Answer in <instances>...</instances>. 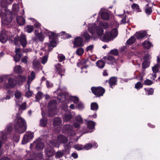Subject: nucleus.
Returning a JSON list of instances; mask_svg holds the SVG:
<instances>
[{
	"label": "nucleus",
	"instance_id": "nucleus-36",
	"mask_svg": "<svg viewBox=\"0 0 160 160\" xmlns=\"http://www.w3.org/2000/svg\"><path fill=\"white\" fill-rule=\"evenodd\" d=\"M145 12L147 15H150L152 12L151 7H148V4H147L145 7Z\"/></svg>",
	"mask_w": 160,
	"mask_h": 160
},
{
	"label": "nucleus",
	"instance_id": "nucleus-17",
	"mask_svg": "<svg viewBox=\"0 0 160 160\" xmlns=\"http://www.w3.org/2000/svg\"><path fill=\"white\" fill-rule=\"evenodd\" d=\"M15 96L16 98L15 101L16 104H20V102H22V97L21 92L18 91H16L15 93Z\"/></svg>",
	"mask_w": 160,
	"mask_h": 160
},
{
	"label": "nucleus",
	"instance_id": "nucleus-1",
	"mask_svg": "<svg viewBox=\"0 0 160 160\" xmlns=\"http://www.w3.org/2000/svg\"><path fill=\"white\" fill-rule=\"evenodd\" d=\"M108 27V25L107 23L101 22L99 26L97 27H96V24L94 23L89 24L88 29L93 36H94L96 33L101 38L103 33V29H105Z\"/></svg>",
	"mask_w": 160,
	"mask_h": 160
},
{
	"label": "nucleus",
	"instance_id": "nucleus-30",
	"mask_svg": "<svg viewBox=\"0 0 160 160\" xmlns=\"http://www.w3.org/2000/svg\"><path fill=\"white\" fill-rule=\"evenodd\" d=\"M95 123L92 121H89L87 122L88 128L90 130L94 129Z\"/></svg>",
	"mask_w": 160,
	"mask_h": 160
},
{
	"label": "nucleus",
	"instance_id": "nucleus-11",
	"mask_svg": "<svg viewBox=\"0 0 160 160\" xmlns=\"http://www.w3.org/2000/svg\"><path fill=\"white\" fill-rule=\"evenodd\" d=\"M5 14L6 15V18L4 20H3V23L6 25L9 24L11 22L12 19L11 17L12 13L9 10L6 9L5 12Z\"/></svg>",
	"mask_w": 160,
	"mask_h": 160
},
{
	"label": "nucleus",
	"instance_id": "nucleus-23",
	"mask_svg": "<svg viewBox=\"0 0 160 160\" xmlns=\"http://www.w3.org/2000/svg\"><path fill=\"white\" fill-rule=\"evenodd\" d=\"M146 34L145 31H140L136 32L134 36H135L138 39H139L144 38Z\"/></svg>",
	"mask_w": 160,
	"mask_h": 160
},
{
	"label": "nucleus",
	"instance_id": "nucleus-38",
	"mask_svg": "<svg viewBox=\"0 0 160 160\" xmlns=\"http://www.w3.org/2000/svg\"><path fill=\"white\" fill-rule=\"evenodd\" d=\"M81 36L82 38H84L85 41H88L90 39V36L87 32H84Z\"/></svg>",
	"mask_w": 160,
	"mask_h": 160
},
{
	"label": "nucleus",
	"instance_id": "nucleus-61",
	"mask_svg": "<svg viewBox=\"0 0 160 160\" xmlns=\"http://www.w3.org/2000/svg\"><path fill=\"white\" fill-rule=\"evenodd\" d=\"M12 127L11 125H8L6 128L7 134H8L12 131Z\"/></svg>",
	"mask_w": 160,
	"mask_h": 160
},
{
	"label": "nucleus",
	"instance_id": "nucleus-9",
	"mask_svg": "<svg viewBox=\"0 0 160 160\" xmlns=\"http://www.w3.org/2000/svg\"><path fill=\"white\" fill-rule=\"evenodd\" d=\"M34 137V133L31 132H27L24 135L22 141V144H24L30 142Z\"/></svg>",
	"mask_w": 160,
	"mask_h": 160
},
{
	"label": "nucleus",
	"instance_id": "nucleus-58",
	"mask_svg": "<svg viewBox=\"0 0 160 160\" xmlns=\"http://www.w3.org/2000/svg\"><path fill=\"white\" fill-rule=\"evenodd\" d=\"M153 83L152 81L151 80L147 79L145 80L144 82V84L145 85H150Z\"/></svg>",
	"mask_w": 160,
	"mask_h": 160
},
{
	"label": "nucleus",
	"instance_id": "nucleus-7",
	"mask_svg": "<svg viewBox=\"0 0 160 160\" xmlns=\"http://www.w3.org/2000/svg\"><path fill=\"white\" fill-rule=\"evenodd\" d=\"M71 142H69L67 144H65L64 147L65 149V151H58L55 154V157L57 158H60L62 157L65 153H67L69 152V148L71 146Z\"/></svg>",
	"mask_w": 160,
	"mask_h": 160
},
{
	"label": "nucleus",
	"instance_id": "nucleus-34",
	"mask_svg": "<svg viewBox=\"0 0 160 160\" xmlns=\"http://www.w3.org/2000/svg\"><path fill=\"white\" fill-rule=\"evenodd\" d=\"M143 47L147 49H148L151 47H152V44L148 41H145L143 43Z\"/></svg>",
	"mask_w": 160,
	"mask_h": 160
},
{
	"label": "nucleus",
	"instance_id": "nucleus-35",
	"mask_svg": "<svg viewBox=\"0 0 160 160\" xmlns=\"http://www.w3.org/2000/svg\"><path fill=\"white\" fill-rule=\"evenodd\" d=\"M105 62L102 60H99L96 62L97 66L100 68H103L105 65Z\"/></svg>",
	"mask_w": 160,
	"mask_h": 160
},
{
	"label": "nucleus",
	"instance_id": "nucleus-41",
	"mask_svg": "<svg viewBox=\"0 0 160 160\" xmlns=\"http://www.w3.org/2000/svg\"><path fill=\"white\" fill-rule=\"evenodd\" d=\"M144 89L146 92V94L147 95H152L154 92L153 89L152 88H145Z\"/></svg>",
	"mask_w": 160,
	"mask_h": 160
},
{
	"label": "nucleus",
	"instance_id": "nucleus-24",
	"mask_svg": "<svg viewBox=\"0 0 160 160\" xmlns=\"http://www.w3.org/2000/svg\"><path fill=\"white\" fill-rule=\"evenodd\" d=\"M22 102H20V104L17 105L16 107H18V109L19 112H20L21 111L25 110L26 108V102H24L23 103H21Z\"/></svg>",
	"mask_w": 160,
	"mask_h": 160
},
{
	"label": "nucleus",
	"instance_id": "nucleus-15",
	"mask_svg": "<svg viewBox=\"0 0 160 160\" xmlns=\"http://www.w3.org/2000/svg\"><path fill=\"white\" fill-rule=\"evenodd\" d=\"M16 55L13 57L14 60L16 62H19L22 55V51L19 48H16L15 49Z\"/></svg>",
	"mask_w": 160,
	"mask_h": 160
},
{
	"label": "nucleus",
	"instance_id": "nucleus-18",
	"mask_svg": "<svg viewBox=\"0 0 160 160\" xmlns=\"http://www.w3.org/2000/svg\"><path fill=\"white\" fill-rule=\"evenodd\" d=\"M83 41L82 39L80 37H78L74 38L73 42L74 47H79L83 46Z\"/></svg>",
	"mask_w": 160,
	"mask_h": 160
},
{
	"label": "nucleus",
	"instance_id": "nucleus-60",
	"mask_svg": "<svg viewBox=\"0 0 160 160\" xmlns=\"http://www.w3.org/2000/svg\"><path fill=\"white\" fill-rule=\"evenodd\" d=\"M68 106L67 103H63L62 106V109L63 110L65 111H67L68 110Z\"/></svg>",
	"mask_w": 160,
	"mask_h": 160
},
{
	"label": "nucleus",
	"instance_id": "nucleus-14",
	"mask_svg": "<svg viewBox=\"0 0 160 160\" xmlns=\"http://www.w3.org/2000/svg\"><path fill=\"white\" fill-rule=\"evenodd\" d=\"M19 7L18 4H14L13 5L12 13L13 14L18 15H22L24 13V11L22 9L21 11L19 10Z\"/></svg>",
	"mask_w": 160,
	"mask_h": 160
},
{
	"label": "nucleus",
	"instance_id": "nucleus-12",
	"mask_svg": "<svg viewBox=\"0 0 160 160\" xmlns=\"http://www.w3.org/2000/svg\"><path fill=\"white\" fill-rule=\"evenodd\" d=\"M67 133L69 136H73L75 134V131L72 126L66 125L64 127L63 132Z\"/></svg>",
	"mask_w": 160,
	"mask_h": 160
},
{
	"label": "nucleus",
	"instance_id": "nucleus-40",
	"mask_svg": "<svg viewBox=\"0 0 160 160\" xmlns=\"http://www.w3.org/2000/svg\"><path fill=\"white\" fill-rule=\"evenodd\" d=\"M107 59L108 61V63L109 64H112L115 62V60L114 57L112 56H109L107 58Z\"/></svg>",
	"mask_w": 160,
	"mask_h": 160
},
{
	"label": "nucleus",
	"instance_id": "nucleus-56",
	"mask_svg": "<svg viewBox=\"0 0 160 160\" xmlns=\"http://www.w3.org/2000/svg\"><path fill=\"white\" fill-rule=\"evenodd\" d=\"M84 52V50L82 48H80L77 49L76 51L77 54L78 55H82Z\"/></svg>",
	"mask_w": 160,
	"mask_h": 160
},
{
	"label": "nucleus",
	"instance_id": "nucleus-22",
	"mask_svg": "<svg viewBox=\"0 0 160 160\" xmlns=\"http://www.w3.org/2000/svg\"><path fill=\"white\" fill-rule=\"evenodd\" d=\"M62 123L61 119L60 118H56L53 122V125L54 127H58L59 129L57 130L58 132H59L60 130V126Z\"/></svg>",
	"mask_w": 160,
	"mask_h": 160
},
{
	"label": "nucleus",
	"instance_id": "nucleus-64",
	"mask_svg": "<svg viewBox=\"0 0 160 160\" xmlns=\"http://www.w3.org/2000/svg\"><path fill=\"white\" fill-rule=\"evenodd\" d=\"M77 107L78 108L80 109H82L84 108V105L81 102H78L77 103Z\"/></svg>",
	"mask_w": 160,
	"mask_h": 160
},
{
	"label": "nucleus",
	"instance_id": "nucleus-16",
	"mask_svg": "<svg viewBox=\"0 0 160 160\" xmlns=\"http://www.w3.org/2000/svg\"><path fill=\"white\" fill-rule=\"evenodd\" d=\"M101 39L104 42H108L110 40L113 39V38L110 34L108 32H106L101 37Z\"/></svg>",
	"mask_w": 160,
	"mask_h": 160
},
{
	"label": "nucleus",
	"instance_id": "nucleus-5",
	"mask_svg": "<svg viewBox=\"0 0 160 160\" xmlns=\"http://www.w3.org/2000/svg\"><path fill=\"white\" fill-rule=\"evenodd\" d=\"M19 42L23 48L26 46L27 43L26 37V35L22 33H21L19 37H18L14 39V43L16 45H18Z\"/></svg>",
	"mask_w": 160,
	"mask_h": 160
},
{
	"label": "nucleus",
	"instance_id": "nucleus-48",
	"mask_svg": "<svg viewBox=\"0 0 160 160\" xmlns=\"http://www.w3.org/2000/svg\"><path fill=\"white\" fill-rule=\"evenodd\" d=\"M47 123V120L46 118H43L41 119L40 121V125L43 127H45L46 126Z\"/></svg>",
	"mask_w": 160,
	"mask_h": 160
},
{
	"label": "nucleus",
	"instance_id": "nucleus-28",
	"mask_svg": "<svg viewBox=\"0 0 160 160\" xmlns=\"http://www.w3.org/2000/svg\"><path fill=\"white\" fill-rule=\"evenodd\" d=\"M117 81V78L115 77H113L110 78L109 82L110 86L112 88H113L112 87V86L115 85L116 84Z\"/></svg>",
	"mask_w": 160,
	"mask_h": 160
},
{
	"label": "nucleus",
	"instance_id": "nucleus-3",
	"mask_svg": "<svg viewBox=\"0 0 160 160\" xmlns=\"http://www.w3.org/2000/svg\"><path fill=\"white\" fill-rule=\"evenodd\" d=\"M44 33L48 36L50 39L49 43H45V48H48V51H50L52 49V48L56 46V43L54 41L56 38V36L55 33L50 32L47 30L44 32Z\"/></svg>",
	"mask_w": 160,
	"mask_h": 160
},
{
	"label": "nucleus",
	"instance_id": "nucleus-6",
	"mask_svg": "<svg viewBox=\"0 0 160 160\" xmlns=\"http://www.w3.org/2000/svg\"><path fill=\"white\" fill-rule=\"evenodd\" d=\"M56 104L57 102L54 100L51 101L48 103V108L49 112H51L52 113V114L51 115L50 114V112H49V115L50 117H52L57 113L58 109L56 108Z\"/></svg>",
	"mask_w": 160,
	"mask_h": 160
},
{
	"label": "nucleus",
	"instance_id": "nucleus-8",
	"mask_svg": "<svg viewBox=\"0 0 160 160\" xmlns=\"http://www.w3.org/2000/svg\"><path fill=\"white\" fill-rule=\"evenodd\" d=\"M91 89L92 92L97 97L102 96L105 91L104 89L102 87H92Z\"/></svg>",
	"mask_w": 160,
	"mask_h": 160
},
{
	"label": "nucleus",
	"instance_id": "nucleus-29",
	"mask_svg": "<svg viewBox=\"0 0 160 160\" xmlns=\"http://www.w3.org/2000/svg\"><path fill=\"white\" fill-rule=\"evenodd\" d=\"M58 102H62L66 100V96L63 93H61L58 96Z\"/></svg>",
	"mask_w": 160,
	"mask_h": 160
},
{
	"label": "nucleus",
	"instance_id": "nucleus-2",
	"mask_svg": "<svg viewBox=\"0 0 160 160\" xmlns=\"http://www.w3.org/2000/svg\"><path fill=\"white\" fill-rule=\"evenodd\" d=\"M14 129L16 132L22 133L25 130L26 122L22 118L18 116L14 121Z\"/></svg>",
	"mask_w": 160,
	"mask_h": 160
},
{
	"label": "nucleus",
	"instance_id": "nucleus-57",
	"mask_svg": "<svg viewBox=\"0 0 160 160\" xmlns=\"http://www.w3.org/2000/svg\"><path fill=\"white\" fill-rule=\"evenodd\" d=\"M132 8L136 9L138 12L140 11L139 6L138 4L133 3L132 5Z\"/></svg>",
	"mask_w": 160,
	"mask_h": 160
},
{
	"label": "nucleus",
	"instance_id": "nucleus-10",
	"mask_svg": "<svg viewBox=\"0 0 160 160\" xmlns=\"http://www.w3.org/2000/svg\"><path fill=\"white\" fill-rule=\"evenodd\" d=\"M157 64L152 68L153 73L152 74V77L151 78L153 80H155L156 78V73L158 71V68H160V58L159 56L157 57Z\"/></svg>",
	"mask_w": 160,
	"mask_h": 160
},
{
	"label": "nucleus",
	"instance_id": "nucleus-53",
	"mask_svg": "<svg viewBox=\"0 0 160 160\" xmlns=\"http://www.w3.org/2000/svg\"><path fill=\"white\" fill-rule=\"evenodd\" d=\"M59 61L61 62L65 59V57L62 54H59L58 56Z\"/></svg>",
	"mask_w": 160,
	"mask_h": 160
},
{
	"label": "nucleus",
	"instance_id": "nucleus-13",
	"mask_svg": "<svg viewBox=\"0 0 160 160\" xmlns=\"http://www.w3.org/2000/svg\"><path fill=\"white\" fill-rule=\"evenodd\" d=\"M35 146L36 149L39 150L42 149L44 147V144L39 140H38L33 142L30 144V148H32Z\"/></svg>",
	"mask_w": 160,
	"mask_h": 160
},
{
	"label": "nucleus",
	"instance_id": "nucleus-50",
	"mask_svg": "<svg viewBox=\"0 0 160 160\" xmlns=\"http://www.w3.org/2000/svg\"><path fill=\"white\" fill-rule=\"evenodd\" d=\"M142 84L140 82H137L135 85V88L138 90H139L142 88Z\"/></svg>",
	"mask_w": 160,
	"mask_h": 160
},
{
	"label": "nucleus",
	"instance_id": "nucleus-19",
	"mask_svg": "<svg viewBox=\"0 0 160 160\" xmlns=\"http://www.w3.org/2000/svg\"><path fill=\"white\" fill-rule=\"evenodd\" d=\"M88 62V61L87 59H83L81 60L80 62L78 63L77 65L78 67H81V68L82 70L84 68H86L88 67V65L86 64Z\"/></svg>",
	"mask_w": 160,
	"mask_h": 160
},
{
	"label": "nucleus",
	"instance_id": "nucleus-52",
	"mask_svg": "<svg viewBox=\"0 0 160 160\" xmlns=\"http://www.w3.org/2000/svg\"><path fill=\"white\" fill-rule=\"evenodd\" d=\"M33 68L34 69H36L39 67V63L36 60H34L33 61Z\"/></svg>",
	"mask_w": 160,
	"mask_h": 160
},
{
	"label": "nucleus",
	"instance_id": "nucleus-43",
	"mask_svg": "<svg viewBox=\"0 0 160 160\" xmlns=\"http://www.w3.org/2000/svg\"><path fill=\"white\" fill-rule=\"evenodd\" d=\"M101 14L102 18V19L107 20L108 18L109 15L108 12H103L101 13Z\"/></svg>",
	"mask_w": 160,
	"mask_h": 160
},
{
	"label": "nucleus",
	"instance_id": "nucleus-21",
	"mask_svg": "<svg viewBox=\"0 0 160 160\" xmlns=\"http://www.w3.org/2000/svg\"><path fill=\"white\" fill-rule=\"evenodd\" d=\"M8 36L5 32L2 31L0 33V41L2 43H5L7 40Z\"/></svg>",
	"mask_w": 160,
	"mask_h": 160
},
{
	"label": "nucleus",
	"instance_id": "nucleus-46",
	"mask_svg": "<svg viewBox=\"0 0 160 160\" xmlns=\"http://www.w3.org/2000/svg\"><path fill=\"white\" fill-rule=\"evenodd\" d=\"M72 117V115L70 114H65L63 118L64 121L66 122L69 121L71 119Z\"/></svg>",
	"mask_w": 160,
	"mask_h": 160
},
{
	"label": "nucleus",
	"instance_id": "nucleus-63",
	"mask_svg": "<svg viewBox=\"0 0 160 160\" xmlns=\"http://www.w3.org/2000/svg\"><path fill=\"white\" fill-rule=\"evenodd\" d=\"M110 52L111 54L115 55L118 54V51L117 49H112L110 51Z\"/></svg>",
	"mask_w": 160,
	"mask_h": 160
},
{
	"label": "nucleus",
	"instance_id": "nucleus-49",
	"mask_svg": "<svg viewBox=\"0 0 160 160\" xmlns=\"http://www.w3.org/2000/svg\"><path fill=\"white\" fill-rule=\"evenodd\" d=\"M42 95L43 93L42 92H38L35 96L37 100L39 101L42 98Z\"/></svg>",
	"mask_w": 160,
	"mask_h": 160
},
{
	"label": "nucleus",
	"instance_id": "nucleus-51",
	"mask_svg": "<svg viewBox=\"0 0 160 160\" xmlns=\"http://www.w3.org/2000/svg\"><path fill=\"white\" fill-rule=\"evenodd\" d=\"M150 62L147 61V60H144L142 63V67L144 68H146L149 67Z\"/></svg>",
	"mask_w": 160,
	"mask_h": 160
},
{
	"label": "nucleus",
	"instance_id": "nucleus-54",
	"mask_svg": "<svg viewBox=\"0 0 160 160\" xmlns=\"http://www.w3.org/2000/svg\"><path fill=\"white\" fill-rule=\"evenodd\" d=\"M18 79L19 81L22 82L26 80V77L23 75H18Z\"/></svg>",
	"mask_w": 160,
	"mask_h": 160
},
{
	"label": "nucleus",
	"instance_id": "nucleus-42",
	"mask_svg": "<svg viewBox=\"0 0 160 160\" xmlns=\"http://www.w3.org/2000/svg\"><path fill=\"white\" fill-rule=\"evenodd\" d=\"M25 30L28 33H31L33 30V26L32 25H27L25 28Z\"/></svg>",
	"mask_w": 160,
	"mask_h": 160
},
{
	"label": "nucleus",
	"instance_id": "nucleus-33",
	"mask_svg": "<svg viewBox=\"0 0 160 160\" xmlns=\"http://www.w3.org/2000/svg\"><path fill=\"white\" fill-rule=\"evenodd\" d=\"M0 4L1 6L3 8H6L10 4L8 0H1Z\"/></svg>",
	"mask_w": 160,
	"mask_h": 160
},
{
	"label": "nucleus",
	"instance_id": "nucleus-39",
	"mask_svg": "<svg viewBox=\"0 0 160 160\" xmlns=\"http://www.w3.org/2000/svg\"><path fill=\"white\" fill-rule=\"evenodd\" d=\"M98 106L96 102H92L91 104V109L93 111H97L98 110Z\"/></svg>",
	"mask_w": 160,
	"mask_h": 160
},
{
	"label": "nucleus",
	"instance_id": "nucleus-27",
	"mask_svg": "<svg viewBox=\"0 0 160 160\" xmlns=\"http://www.w3.org/2000/svg\"><path fill=\"white\" fill-rule=\"evenodd\" d=\"M16 20L20 25H23L25 22V19L21 16H18L16 18Z\"/></svg>",
	"mask_w": 160,
	"mask_h": 160
},
{
	"label": "nucleus",
	"instance_id": "nucleus-55",
	"mask_svg": "<svg viewBox=\"0 0 160 160\" xmlns=\"http://www.w3.org/2000/svg\"><path fill=\"white\" fill-rule=\"evenodd\" d=\"M76 120L79 123H81L82 122V119L81 116L79 115L76 116L75 118Z\"/></svg>",
	"mask_w": 160,
	"mask_h": 160
},
{
	"label": "nucleus",
	"instance_id": "nucleus-45",
	"mask_svg": "<svg viewBox=\"0 0 160 160\" xmlns=\"http://www.w3.org/2000/svg\"><path fill=\"white\" fill-rule=\"evenodd\" d=\"M110 34L112 38H115L118 35V31L117 29L116 28H114L112 29L111 31Z\"/></svg>",
	"mask_w": 160,
	"mask_h": 160
},
{
	"label": "nucleus",
	"instance_id": "nucleus-26",
	"mask_svg": "<svg viewBox=\"0 0 160 160\" xmlns=\"http://www.w3.org/2000/svg\"><path fill=\"white\" fill-rule=\"evenodd\" d=\"M55 67L56 69V72L59 74H60L61 73L65 72V70L63 68L62 66H61V64L59 63H58L56 64Z\"/></svg>",
	"mask_w": 160,
	"mask_h": 160
},
{
	"label": "nucleus",
	"instance_id": "nucleus-32",
	"mask_svg": "<svg viewBox=\"0 0 160 160\" xmlns=\"http://www.w3.org/2000/svg\"><path fill=\"white\" fill-rule=\"evenodd\" d=\"M14 72L16 73H22L23 72L22 67L20 65L16 66L14 69Z\"/></svg>",
	"mask_w": 160,
	"mask_h": 160
},
{
	"label": "nucleus",
	"instance_id": "nucleus-62",
	"mask_svg": "<svg viewBox=\"0 0 160 160\" xmlns=\"http://www.w3.org/2000/svg\"><path fill=\"white\" fill-rule=\"evenodd\" d=\"M92 146V145L91 144L88 143L84 146L83 148L86 150H88L91 148Z\"/></svg>",
	"mask_w": 160,
	"mask_h": 160
},
{
	"label": "nucleus",
	"instance_id": "nucleus-44",
	"mask_svg": "<svg viewBox=\"0 0 160 160\" xmlns=\"http://www.w3.org/2000/svg\"><path fill=\"white\" fill-rule=\"evenodd\" d=\"M35 34L36 35V38L39 39L40 41H42L44 39V37L42 32L37 33L36 31L35 32Z\"/></svg>",
	"mask_w": 160,
	"mask_h": 160
},
{
	"label": "nucleus",
	"instance_id": "nucleus-31",
	"mask_svg": "<svg viewBox=\"0 0 160 160\" xmlns=\"http://www.w3.org/2000/svg\"><path fill=\"white\" fill-rule=\"evenodd\" d=\"M8 83L10 87H13L16 84V81L13 78H10L8 80Z\"/></svg>",
	"mask_w": 160,
	"mask_h": 160
},
{
	"label": "nucleus",
	"instance_id": "nucleus-4",
	"mask_svg": "<svg viewBox=\"0 0 160 160\" xmlns=\"http://www.w3.org/2000/svg\"><path fill=\"white\" fill-rule=\"evenodd\" d=\"M68 141L66 137L63 135H61L57 137V140H52L50 142V144L53 146L58 148L59 144L61 143H64Z\"/></svg>",
	"mask_w": 160,
	"mask_h": 160
},
{
	"label": "nucleus",
	"instance_id": "nucleus-20",
	"mask_svg": "<svg viewBox=\"0 0 160 160\" xmlns=\"http://www.w3.org/2000/svg\"><path fill=\"white\" fill-rule=\"evenodd\" d=\"M35 78V75L33 71L31 72L30 75L28 76V80L27 82V83L26 84L25 86H28V88H30V85L31 82Z\"/></svg>",
	"mask_w": 160,
	"mask_h": 160
},
{
	"label": "nucleus",
	"instance_id": "nucleus-37",
	"mask_svg": "<svg viewBox=\"0 0 160 160\" xmlns=\"http://www.w3.org/2000/svg\"><path fill=\"white\" fill-rule=\"evenodd\" d=\"M136 39L134 36L131 37L126 42V44L131 45L133 43L136 41Z\"/></svg>",
	"mask_w": 160,
	"mask_h": 160
},
{
	"label": "nucleus",
	"instance_id": "nucleus-47",
	"mask_svg": "<svg viewBox=\"0 0 160 160\" xmlns=\"http://www.w3.org/2000/svg\"><path fill=\"white\" fill-rule=\"evenodd\" d=\"M119 16L123 17V18H122L120 22L121 24H125L126 23L128 22L129 20L128 19H126V16L124 15H119Z\"/></svg>",
	"mask_w": 160,
	"mask_h": 160
},
{
	"label": "nucleus",
	"instance_id": "nucleus-25",
	"mask_svg": "<svg viewBox=\"0 0 160 160\" xmlns=\"http://www.w3.org/2000/svg\"><path fill=\"white\" fill-rule=\"evenodd\" d=\"M46 155L48 157H51L54 154V151L53 149L48 148L45 150Z\"/></svg>",
	"mask_w": 160,
	"mask_h": 160
},
{
	"label": "nucleus",
	"instance_id": "nucleus-59",
	"mask_svg": "<svg viewBox=\"0 0 160 160\" xmlns=\"http://www.w3.org/2000/svg\"><path fill=\"white\" fill-rule=\"evenodd\" d=\"M71 99L74 103H77L79 101L78 98L75 96H72Z\"/></svg>",
	"mask_w": 160,
	"mask_h": 160
}]
</instances>
